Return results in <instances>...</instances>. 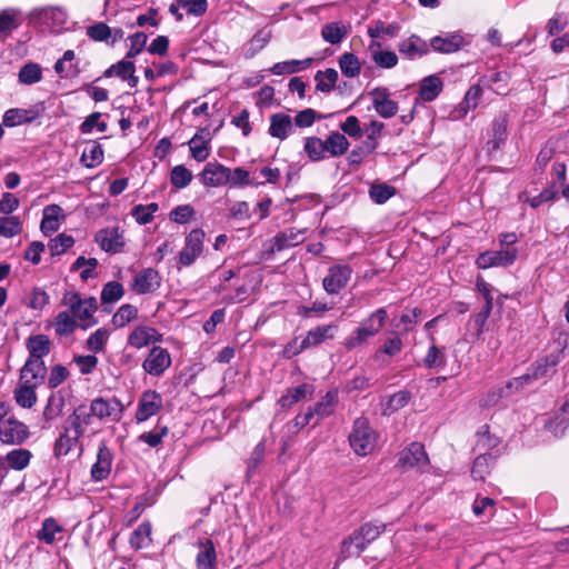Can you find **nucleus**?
<instances>
[{"label": "nucleus", "instance_id": "nucleus-45", "mask_svg": "<svg viewBox=\"0 0 569 569\" xmlns=\"http://www.w3.org/2000/svg\"><path fill=\"white\" fill-rule=\"evenodd\" d=\"M327 154L330 157L342 156L349 148V141L345 134L333 131L323 140Z\"/></svg>", "mask_w": 569, "mask_h": 569}, {"label": "nucleus", "instance_id": "nucleus-40", "mask_svg": "<svg viewBox=\"0 0 569 569\" xmlns=\"http://www.w3.org/2000/svg\"><path fill=\"white\" fill-rule=\"evenodd\" d=\"M134 64L131 61L122 60L118 63L111 66L110 69L107 70V76H116L121 80L127 81L131 88H134L138 84V77L134 76Z\"/></svg>", "mask_w": 569, "mask_h": 569}, {"label": "nucleus", "instance_id": "nucleus-13", "mask_svg": "<svg viewBox=\"0 0 569 569\" xmlns=\"http://www.w3.org/2000/svg\"><path fill=\"white\" fill-rule=\"evenodd\" d=\"M229 173L230 168L218 161H210L203 167L200 180L206 187L218 188L228 184Z\"/></svg>", "mask_w": 569, "mask_h": 569}, {"label": "nucleus", "instance_id": "nucleus-47", "mask_svg": "<svg viewBox=\"0 0 569 569\" xmlns=\"http://www.w3.org/2000/svg\"><path fill=\"white\" fill-rule=\"evenodd\" d=\"M271 36L272 32L269 28H262L258 30L247 43L244 56L247 58L254 57L267 46L271 39Z\"/></svg>", "mask_w": 569, "mask_h": 569}, {"label": "nucleus", "instance_id": "nucleus-49", "mask_svg": "<svg viewBox=\"0 0 569 569\" xmlns=\"http://www.w3.org/2000/svg\"><path fill=\"white\" fill-rule=\"evenodd\" d=\"M20 24V11L7 8L0 11V37L11 33Z\"/></svg>", "mask_w": 569, "mask_h": 569}, {"label": "nucleus", "instance_id": "nucleus-62", "mask_svg": "<svg viewBox=\"0 0 569 569\" xmlns=\"http://www.w3.org/2000/svg\"><path fill=\"white\" fill-rule=\"evenodd\" d=\"M305 151L312 161L322 160L328 156L323 140L318 137H309L306 139Z\"/></svg>", "mask_w": 569, "mask_h": 569}, {"label": "nucleus", "instance_id": "nucleus-52", "mask_svg": "<svg viewBox=\"0 0 569 569\" xmlns=\"http://www.w3.org/2000/svg\"><path fill=\"white\" fill-rule=\"evenodd\" d=\"M339 67L342 74L347 78H356L361 72V62L359 58L351 52H345L340 56Z\"/></svg>", "mask_w": 569, "mask_h": 569}, {"label": "nucleus", "instance_id": "nucleus-56", "mask_svg": "<svg viewBox=\"0 0 569 569\" xmlns=\"http://www.w3.org/2000/svg\"><path fill=\"white\" fill-rule=\"evenodd\" d=\"M37 387L19 383L14 390L16 402L22 408H31L37 402Z\"/></svg>", "mask_w": 569, "mask_h": 569}, {"label": "nucleus", "instance_id": "nucleus-32", "mask_svg": "<svg viewBox=\"0 0 569 569\" xmlns=\"http://www.w3.org/2000/svg\"><path fill=\"white\" fill-rule=\"evenodd\" d=\"M203 133L209 136L207 129H201L188 142L191 157L198 162L207 160L210 156V139Z\"/></svg>", "mask_w": 569, "mask_h": 569}, {"label": "nucleus", "instance_id": "nucleus-54", "mask_svg": "<svg viewBox=\"0 0 569 569\" xmlns=\"http://www.w3.org/2000/svg\"><path fill=\"white\" fill-rule=\"evenodd\" d=\"M62 532V527L53 518H46L42 521L41 529L37 532L38 540L52 545L57 540V535Z\"/></svg>", "mask_w": 569, "mask_h": 569}, {"label": "nucleus", "instance_id": "nucleus-30", "mask_svg": "<svg viewBox=\"0 0 569 569\" xmlns=\"http://www.w3.org/2000/svg\"><path fill=\"white\" fill-rule=\"evenodd\" d=\"M338 402V391L329 390L313 407H309L315 417V425L331 416Z\"/></svg>", "mask_w": 569, "mask_h": 569}, {"label": "nucleus", "instance_id": "nucleus-39", "mask_svg": "<svg viewBox=\"0 0 569 569\" xmlns=\"http://www.w3.org/2000/svg\"><path fill=\"white\" fill-rule=\"evenodd\" d=\"M442 87L443 84L439 76H428L420 82L419 96L426 102L433 101L442 91Z\"/></svg>", "mask_w": 569, "mask_h": 569}, {"label": "nucleus", "instance_id": "nucleus-51", "mask_svg": "<svg viewBox=\"0 0 569 569\" xmlns=\"http://www.w3.org/2000/svg\"><path fill=\"white\" fill-rule=\"evenodd\" d=\"M42 67L36 62H28L23 64L18 73L20 83L31 86L42 80Z\"/></svg>", "mask_w": 569, "mask_h": 569}, {"label": "nucleus", "instance_id": "nucleus-61", "mask_svg": "<svg viewBox=\"0 0 569 569\" xmlns=\"http://www.w3.org/2000/svg\"><path fill=\"white\" fill-rule=\"evenodd\" d=\"M192 172L183 164L174 166L170 172V182L176 189H183L192 181Z\"/></svg>", "mask_w": 569, "mask_h": 569}, {"label": "nucleus", "instance_id": "nucleus-22", "mask_svg": "<svg viewBox=\"0 0 569 569\" xmlns=\"http://www.w3.org/2000/svg\"><path fill=\"white\" fill-rule=\"evenodd\" d=\"M465 44V38L460 33H447L433 37L430 40L429 50L432 49L440 53H452L460 50Z\"/></svg>", "mask_w": 569, "mask_h": 569}, {"label": "nucleus", "instance_id": "nucleus-44", "mask_svg": "<svg viewBox=\"0 0 569 569\" xmlns=\"http://www.w3.org/2000/svg\"><path fill=\"white\" fill-rule=\"evenodd\" d=\"M312 58H307L303 60H287L282 62H277L270 68V72L277 76L289 74L302 71L309 68L312 63Z\"/></svg>", "mask_w": 569, "mask_h": 569}, {"label": "nucleus", "instance_id": "nucleus-1", "mask_svg": "<svg viewBox=\"0 0 569 569\" xmlns=\"http://www.w3.org/2000/svg\"><path fill=\"white\" fill-rule=\"evenodd\" d=\"M61 305L66 310L60 311L54 320V332L59 337L70 336L76 329H88L97 323L94 313L98 310L96 298H83L74 290H68L63 293Z\"/></svg>", "mask_w": 569, "mask_h": 569}, {"label": "nucleus", "instance_id": "nucleus-55", "mask_svg": "<svg viewBox=\"0 0 569 569\" xmlns=\"http://www.w3.org/2000/svg\"><path fill=\"white\" fill-rule=\"evenodd\" d=\"M81 163L87 168H94L103 161V149L97 142L89 143L80 158Z\"/></svg>", "mask_w": 569, "mask_h": 569}, {"label": "nucleus", "instance_id": "nucleus-35", "mask_svg": "<svg viewBox=\"0 0 569 569\" xmlns=\"http://www.w3.org/2000/svg\"><path fill=\"white\" fill-rule=\"evenodd\" d=\"M368 545L366 540H362V536L357 529L341 542L340 555L343 559L352 556L359 557Z\"/></svg>", "mask_w": 569, "mask_h": 569}, {"label": "nucleus", "instance_id": "nucleus-29", "mask_svg": "<svg viewBox=\"0 0 569 569\" xmlns=\"http://www.w3.org/2000/svg\"><path fill=\"white\" fill-rule=\"evenodd\" d=\"M293 130L292 119L283 112L274 113L270 117L269 134L273 138L284 140Z\"/></svg>", "mask_w": 569, "mask_h": 569}, {"label": "nucleus", "instance_id": "nucleus-8", "mask_svg": "<svg viewBox=\"0 0 569 569\" xmlns=\"http://www.w3.org/2000/svg\"><path fill=\"white\" fill-rule=\"evenodd\" d=\"M163 400L159 392L156 390H146L141 393L134 419L138 423L144 422L148 419L157 416L162 409Z\"/></svg>", "mask_w": 569, "mask_h": 569}, {"label": "nucleus", "instance_id": "nucleus-37", "mask_svg": "<svg viewBox=\"0 0 569 569\" xmlns=\"http://www.w3.org/2000/svg\"><path fill=\"white\" fill-rule=\"evenodd\" d=\"M348 33L349 27L341 21L326 23L321 29L322 39L330 44H339Z\"/></svg>", "mask_w": 569, "mask_h": 569}, {"label": "nucleus", "instance_id": "nucleus-38", "mask_svg": "<svg viewBox=\"0 0 569 569\" xmlns=\"http://www.w3.org/2000/svg\"><path fill=\"white\" fill-rule=\"evenodd\" d=\"M74 58H76L74 51L67 50V51H64L63 56L59 60H57L53 68H54L56 73L60 78L68 79V78H73L79 74L80 70L78 68V63L73 62Z\"/></svg>", "mask_w": 569, "mask_h": 569}, {"label": "nucleus", "instance_id": "nucleus-64", "mask_svg": "<svg viewBox=\"0 0 569 569\" xmlns=\"http://www.w3.org/2000/svg\"><path fill=\"white\" fill-rule=\"evenodd\" d=\"M22 230L21 221L16 216L0 217V237L13 238Z\"/></svg>", "mask_w": 569, "mask_h": 569}, {"label": "nucleus", "instance_id": "nucleus-24", "mask_svg": "<svg viewBox=\"0 0 569 569\" xmlns=\"http://www.w3.org/2000/svg\"><path fill=\"white\" fill-rule=\"evenodd\" d=\"M31 458L32 453L30 450L22 448L13 449L6 456L0 457V469L21 471L29 466Z\"/></svg>", "mask_w": 569, "mask_h": 569}, {"label": "nucleus", "instance_id": "nucleus-34", "mask_svg": "<svg viewBox=\"0 0 569 569\" xmlns=\"http://www.w3.org/2000/svg\"><path fill=\"white\" fill-rule=\"evenodd\" d=\"M383 129V122L378 120H371L367 123L363 129L366 139L360 151L367 154L373 152L378 148V140L381 138Z\"/></svg>", "mask_w": 569, "mask_h": 569}, {"label": "nucleus", "instance_id": "nucleus-58", "mask_svg": "<svg viewBox=\"0 0 569 569\" xmlns=\"http://www.w3.org/2000/svg\"><path fill=\"white\" fill-rule=\"evenodd\" d=\"M316 90L320 92H330L338 80V72L335 69H326L325 71H318L315 76Z\"/></svg>", "mask_w": 569, "mask_h": 569}, {"label": "nucleus", "instance_id": "nucleus-36", "mask_svg": "<svg viewBox=\"0 0 569 569\" xmlns=\"http://www.w3.org/2000/svg\"><path fill=\"white\" fill-rule=\"evenodd\" d=\"M28 359H41L50 352L51 341L46 335L30 336L26 341Z\"/></svg>", "mask_w": 569, "mask_h": 569}, {"label": "nucleus", "instance_id": "nucleus-14", "mask_svg": "<svg viewBox=\"0 0 569 569\" xmlns=\"http://www.w3.org/2000/svg\"><path fill=\"white\" fill-rule=\"evenodd\" d=\"M429 463L425 447L419 442L410 443L400 453L399 465L405 469L423 470Z\"/></svg>", "mask_w": 569, "mask_h": 569}, {"label": "nucleus", "instance_id": "nucleus-28", "mask_svg": "<svg viewBox=\"0 0 569 569\" xmlns=\"http://www.w3.org/2000/svg\"><path fill=\"white\" fill-rule=\"evenodd\" d=\"M315 392V387L310 383H302L293 388H289L279 398L278 403L282 408H290L297 402L309 399Z\"/></svg>", "mask_w": 569, "mask_h": 569}, {"label": "nucleus", "instance_id": "nucleus-27", "mask_svg": "<svg viewBox=\"0 0 569 569\" xmlns=\"http://www.w3.org/2000/svg\"><path fill=\"white\" fill-rule=\"evenodd\" d=\"M38 111L33 108H11L3 113L2 123L8 128H12L32 122L38 118Z\"/></svg>", "mask_w": 569, "mask_h": 569}, {"label": "nucleus", "instance_id": "nucleus-50", "mask_svg": "<svg viewBox=\"0 0 569 569\" xmlns=\"http://www.w3.org/2000/svg\"><path fill=\"white\" fill-rule=\"evenodd\" d=\"M388 318L387 310L379 308L366 318L360 326L372 337H375L385 326Z\"/></svg>", "mask_w": 569, "mask_h": 569}, {"label": "nucleus", "instance_id": "nucleus-25", "mask_svg": "<svg viewBox=\"0 0 569 569\" xmlns=\"http://www.w3.org/2000/svg\"><path fill=\"white\" fill-rule=\"evenodd\" d=\"M371 59L375 64L382 69H392L398 64L399 58L391 50H383L379 41H371L368 46Z\"/></svg>", "mask_w": 569, "mask_h": 569}, {"label": "nucleus", "instance_id": "nucleus-3", "mask_svg": "<svg viewBox=\"0 0 569 569\" xmlns=\"http://www.w3.org/2000/svg\"><path fill=\"white\" fill-rule=\"evenodd\" d=\"M30 21L52 32H60L66 28L68 14L61 7L34 8L30 12Z\"/></svg>", "mask_w": 569, "mask_h": 569}, {"label": "nucleus", "instance_id": "nucleus-41", "mask_svg": "<svg viewBox=\"0 0 569 569\" xmlns=\"http://www.w3.org/2000/svg\"><path fill=\"white\" fill-rule=\"evenodd\" d=\"M400 32V24L397 22H392L386 24L381 20L372 21L368 27L367 33L372 39V41H378V39L383 37L395 38Z\"/></svg>", "mask_w": 569, "mask_h": 569}, {"label": "nucleus", "instance_id": "nucleus-48", "mask_svg": "<svg viewBox=\"0 0 569 569\" xmlns=\"http://www.w3.org/2000/svg\"><path fill=\"white\" fill-rule=\"evenodd\" d=\"M138 315L139 310L136 306L124 303L114 312L111 323L116 329H120L134 321Z\"/></svg>", "mask_w": 569, "mask_h": 569}, {"label": "nucleus", "instance_id": "nucleus-6", "mask_svg": "<svg viewBox=\"0 0 569 569\" xmlns=\"http://www.w3.org/2000/svg\"><path fill=\"white\" fill-rule=\"evenodd\" d=\"M206 233L202 229L191 230L184 241V247L179 252L178 262L183 267L191 266L202 253Z\"/></svg>", "mask_w": 569, "mask_h": 569}, {"label": "nucleus", "instance_id": "nucleus-46", "mask_svg": "<svg viewBox=\"0 0 569 569\" xmlns=\"http://www.w3.org/2000/svg\"><path fill=\"white\" fill-rule=\"evenodd\" d=\"M496 459V452H481L478 453L473 461L471 475L476 480H483L489 473L490 468Z\"/></svg>", "mask_w": 569, "mask_h": 569}, {"label": "nucleus", "instance_id": "nucleus-10", "mask_svg": "<svg viewBox=\"0 0 569 569\" xmlns=\"http://www.w3.org/2000/svg\"><path fill=\"white\" fill-rule=\"evenodd\" d=\"M352 269L348 264H335L328 269L323 278L322 286L327 293H339L349 282Z\"/></svg>", "mask_w": 569, "mask_h": 569}, {"label": "nucleus", "instance_id": "nucleus-33", "mask_svg": "<svg viewBox=\"0 0 569 569\" xmlns=\"http://www.w3.org/2000/svg\"><path fill=\"white\" fill-rule=\"evenodd\" d=\"M306 229L297 230L295 228L286 229L274 236L272 249L281 251L283 249L298 246L305 240Z\"/></svg>", "mask_w": 569, "mask_h": 569}, {"label": "nucleus", "instance_id": "nucleus-21", "mask_svg": "<svg viewBox=\"0 0 569 569\" xmlns=\"http://www.w3.org/2000/svg\"><path fill=\"white\" fill-rule=\"evenodd\" d=\"M113 455L111 450L104 445H100L97 452V460L91 467V478L94 481H102L107 479L111 472Z\"/></svg>", "mask_w": 569, "mask_h": 569}, {"label": "nucleus", "instance_id": "nucleus-31", "mask_svg": "<svg viewBox=\"0 0 569 569\" xmlns=\"http://www.w3.org/2000/svg\"><path fill=\"white\" fill-rule=\"evenodd\" d=\"M546 428L556 437L565 435L569 430V403L565 402L557 409L546 423Z\"/></svg>", "mask_w": 569, "mask_h": 569}, {"label": "nucleus", "instance_id": "nucleus-12", "mask_svg": "<svg viewBox=\"0 0 569 569\" xmlns=\"http://www.w3.org/2000/svg\"><path fill=\"white\" fill-rule=\"evenodd\" d=\"M28 437V427L14 418H8L0 423V441L4 445H21Z\"/></svg>", "mask_w": 569, "mask_h": 569}, {"label": "nucleus", "instance_id": "nucleus-26", "mask_svg": "<svg viewBox=\"0 0 569 569\" xmlns=\"http://www.w3.org/2000/svg\"><path fill=\"white\" fill-rule=\"evenodd\" d=\"M91 420L92 417L90 412L84 407L80 406L68 417L63 427L81 438L84 435L87 427L91 423Z\"/></svg>", "mask_w": 569, "mask_h": 569}, {"label": "nucleus", "instance_id": "nucleus-5", "mask_svg": "<svg viewBox=\"0 0 569 569\" xmlns=\"http://www.w3.org/2000/svg\"><path fill=\"white\" fill-rule=\"evenodd\" d=\"M519 257L518 248H499L480 253L476 259L479 269L512 266Z\"/></svg>", "mask_w": 569, "mask_h": 569}, {"label": "nucleus", "instance_id": "nucleus-15", "mask_svg": "<svg viewBox=\"0 0 569 569\" xmlns=\"http://www.w3.org/2000/svg\"><path fill=\"white\" fill-rule=\"evenodd\" d=\"M94 240L101 250L106 252H119L124 246L123 231L119 227L99 230Z\"/></svg>", "mask_w": 569, "mask_h": 569}, {"label": "nucleus", "instance_id": "nucleus-18", "mask_svg": "<svg viewBox=\"0 0 569 569\" xmlns=\"http://www.w3.org/2000/svg\"><path fill=\"white\" fill-rule=\"evenodd\" d=\"M47 368L41 359H28L20 370V382L39 387L46 377Z\"/></svg>", "mask_w": 569, "mask_h": 569}, {"label": "nucleus", "instance_id": "nucleus-19", "mask_svg": "<svg viewBox=\"0 0 569 569\" xmlns=\"http://www.w3.org/2000/svg\"><path fill=\"white\" fill-rule=\"evenodd\" d=\"M161 283V278L157 270L146 268L134 276L131 289L139 293L146 295L156 291Z\"/></svg>", "mask_w": 569, "mask_h": 569}, {"label": "nucleus", "instance_id": "nucleus-59", "mask_svg": "<svg viewBox=\"0 0 569 569\" xmlns=\"http://www.w3.org/2000/svg\"><path fill=\"white\" fill-rule=\"evenodd\" d=\"M507 124L508 120L506 114H500L492 121L491 139L489 141V143L492 144V149L499 148L500 143L506 140Z\"/></svg>", "mask_w": 569, "mask_h": 569}, {"label": "nucleus", "instance_id": "nucleus-11", "mask_svg": "<svg viewBox=\"0 0 569 569\" xmlns=\"http://www.w3.org/2000/svg\"><path fill=\"white\" fill-rule=\"evenodd\" d=\"M161 341L162 335L156 328L147 325H138L128 335L127 346L140 350Z\"/></svg>", "mask_w": 569, "mask_h": 569}, {"label": "nucleus", "instance_id": "nucleus-63", "mask_svg": "<svg viewBox=\"0 0 569 569\" xmlns=\"http://www.w3.org/2000/svg\"><path fill=\"white\" fill-rule=\"evenodd\" d=\"M159 206L156 202L148 204H137L131 210V216L134 218L137 223L147 224L152 221L153 214L158 211Z\"/></svg>", "mask_w": 569, "mask_h": 569}, {"label": "nucleus", "instance_id": "nucleus-20", "mask_svg": "<svg viewBox=\"0 0 569 569\" xmlns=\"http://www.w3.org/2000/svg\"><path fill=\"white\" fill-rule=\"evenodd\" d=\"M66 214L59 204H48L42 210V220L40 230L44 236H49L59 230L61 223L64 221Z\"/></svg>", "mask_w": 569, "mask_h": 569}, {"label": "nucleus", "instance_id": "nucleus-57", "mask_svg": "<svg viewBox=\"0 0 569 569\" xmlns=\"http://www.w3.org/2000/svg\"><path fill=\"white\" fill-rule=\"evenodd\" d=\"M151 523L143 521L138 528L131 533L130 545L132 548L139 550L149 546L151 538Z\"/></svg>", "mask_w": 569, "mask_h": 569}, {"label": "nucleus", "instance_id": "nucleus-16", "mask_svg": "<svg viewBox=\"0 0 569 569\" xmlns=\"http://www.w3.org/2000/svg\"><path fill=\"white\" fill-rule=\"evenodd\" d=\"M198 552L196 556L197 569H216L218 556L213 541L209 538H201L196 542Z\"/></svg>", "mask_w": 569, "mask_h": 569}, {"label": "nucleus", "instance_id": "nucleus-42", "mask_svg": "<svg viewBox=\"0 0 569 569\" xmlns=\"http://www.w3.org/2000/svg\"><path fill=\"white\" fill-rule=\"evenodd\" d=\"M500 439L492 436L487 428H482L477 433L476 450L481 452H496V458L500 453Z\"/></svg>", "mask_w": 569, "mask_h": 569}, {"label": "nucleus", "instance_id": "nucleus-53", "mask_svg": "<svg viewBox=\"0 0 569 569\" xmlns=\"http://www.w3.org/2000/svg\"><path fill=\"white\" fill-rule=\"evenodd\" d=\"M228 184L233 188H243L248 186L258 187L263 184V182L251 178L248 170L243 168H234L233 170L230 169Z\"/></svg>", "mask_w": 569, "mask_h": 569}, {"label": "nucleus", "instance_id": "nucleus-4", "mask_svg": "<svg viewBox=\"0 0 569 569\" xmlns=\"http://www.w3.org/2000/svg\"><path fill=\"white\" fill-rule=\"evenodd\" d=\"M88 411L92 418L100 421L118 422L122 418L124 407L116 397H97L91 400Z\"/></svg>", "mask_w": 569, "mask_h": 569}, {"label": "nucleus", "instance_id": "nucleus-17", "mask_svg": "<svg viewBox=\"0 0 569 569\" xmlns=\"http://www.w3.org/2000/svg\"><path fill=\"white\" fill-rule=\"evenodd\" d=\"M398 51L408 60H417L429 53V43L417 34H411L398 43Z\"/></svg>", "mask_w": 569, "mask_h": 569}, {"label": "nucleus", "instance_id": "nucleus-7", "mask_svg": "<svg viewBox=\"0 0 569 569\" xmlns=\"http://www.w3.org/2000/svg\"><path fill=\"white\" fill-rule=\"evenodd\" d=\"M171 362L170 352L166 348L154 346L144 358L142 369L152 377H160L170 368Z\"/></svg>", "mask_w": 569, "mask_h": 569}, {"label": "nucleus", "instance_id": "nucleus-2", "mask_svg": "<svg viewBox=\"0 0 569 569\" xmlns=\"http://www.w3.org/2000/svg\"><path fill=\"white\" fill-rule=\"evenodd\" d=\"M379 435L365 417L357 418L349 435V443L358 456L371 453L378 443Z\"/></svg>", "mask_w": 569, "mask_h": 569}, {"label": "nucleus", "instance_id": "nucleus-60", "mask_svg": "<svg viewBox=\"0 0 569 569\" xmlns=\"http://www.w3.org/2000/svg\"><path fill=\"white\" fill-rule=\"evenodd\" d=\"M124 296V288L120 282L110 281L107 282L101 290V302L102 305L114 303Z\"/></svg>", "mask_w": 569, "mask_h": 569}, {"label": "nucleus", "instance_id": "nucleus-43", "mask_svg": "<svg viewBox=\"0 0 569 569\" xmlns=\"http://www.w3.org/2000/svg\"><path fill=\"white\" fill-rule=\"evenodd\" d=\"M79 437L73 435L70 430L62 426L58 439L53 446V453L57 458L67 456L78 443Z\"/></svg>", "mask_w": 569, "mask_h": 569}, {"label": "nucleus", "instance_id": "nucleus-9", "mask_svg": "<svg viewBox=\"0 0 569 569\" xmlns=\"http://www.w3.org/2000/svg\"><path fill=\"white\" fill-rule=\"evenodd\" d=\"M375 111L385 119L395 117L398 113L399 106L391 99V93L386 87H376L369 91Z\"/></svg>", "mask_w": 569, "mask_h": 569}, {"label": "nucleus", "instance_id": "nucleus-23", "mask_svg": "<svg viewBox=\"0 0 569 569\" xmlns=\"http://www.w3.org/2000/svg\"><path fill=\"white\" fill-rule=\"evenodd\" d=\"M337 332L338 325L336 323L317 326L306 333L302 347H308L309 349L317 347L327 340L335 339Z\"/></svg>", "mask_w": 569, "mask_h": 569}]
</instances>
